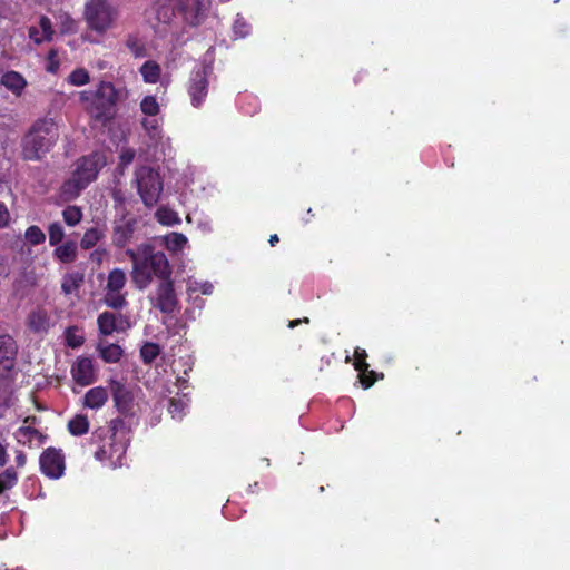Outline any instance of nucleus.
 <instances>
[{
	"mask_svg": "<svg viewBox=\"0 0 570 570\" xmlns=\"http://www.w3.org/2000/svg\"><path fill=\"white\" fill-rule=\"evenodd\" d=\"M126 255L132 263V283L140 291L147 288L154 277L163 279L170 277L173 274L166 254L155 250L150 245H142L138 250L127 249Z\"/></svg>",
	"mask_w": 570,
	"mask_h": 570,
	"instance_id": "1",
	"label": "nucleus"
},
{
	"mask_svg": "<svg viewBox=\"0 0 570 570\" xmlns=\"http://www.w3.org/2000/svg\"><path fill=\"white\" fill-rule=\"evenodd\" d=\"M59 136V128L53 119H37L21 138V158L26 161L41 160L56 146Z\"/></svg>",
	"mask_w": 570,
	"mask_h": 570,
	"instance_id": "2",
	"label": "nucleus"
},
{
	"mask_svg": "<svg viewBox=\"0 0 570 570\" xmlns=\"http://www.w3.org/2000/svg\"><path fill=\"white\" fill-rule=\"evenodd\" d=\"M119 96V90L112 82L101 81L95 91H82L80 100L86 104V110L91 118L106 124L117 114Z\"/></svg>",
	"mask_w": 570,
	"mask_h": 570,
	"instance_id": "3",
	"label": "nucleus"
},
{
	"mask_svg": "<svg viewBox=\"0 0 570 570\" xmlns=\"http://www.w3.org/2000/svg\"><path fill=\"white\" fill-rule=\"evenodd\" d=\"M166 4L158 9V19L169 22L175 13H179L184 22L190 27L200 26L210 7V0H165Z\"/></svg>",
	"mask_w": 570,
	"mask_h": 570,
	"instance_id": "4",
	"label": "nucleus"
},
{
	"mask_svg": "<svg viewBox=\"0 0 570 570\" xmlns=\"http://www.w3.org/2000/svg\"><path fill=\"white\" fill-rule=\"evenodd\" d=\"M116 11L108 0H90L85 7V19L89 29L104 33L112 24Z\"/></svg>",
	"mask_w": 570,
	"mask_h": 570,
	"instance_id": "5",
	"label": "nucleus"
},
{
	"mask_svg": "<svg viewBox=\"0 0 570 570\" xmlns=\"http://www.w3.org/2000/svg\"><path fill=\"white\" fill-rule=\"evenodd\" d=\"M138 194L147 207L155 206L163 191V181L159 174L148 167L140 168L137 174Z\"/></svg>",
	"mask_w": 570,
	"mask_h": 570,
	"instance_id": "6",
	"label": "nucleus"
},
{
	"mask_svg": "<svg viewBox=\"0 0 570 570\" xmlns=\"http://www.w3.org/2000/svg\"><path fill=\"white\" fill-rule=\"evenodd\" d=\"M154 308L166 315H173L179 309V301L175 291V284L171 276L159 279L155 293L149 297Z\"/></svg>",
	"mask_w": 570,
	"mask_h": 570,
	"instance_id": "7",
	"label": "nucleus"
},
{
	"mask_svg": "<svg viewBox=\"0 0 570 570\" xmlns=\"http://www.w3.org/2000/svg\"><path fill=\"white\" fill-rule=\"evenodd\" d=\"M127 446V441L118 435L114 425L110 434L102 440L101 445L96 450L95 458L99 461L120 463L126 455Z\"/></svg>",
	"mask_w": 570,
	"mask_h": 570,
	"instance_id": "8",
	"label": "nucleus"
},
{
	"mask_svg": "<svg viewBox=\"0 0 570 570\" xmlns=\"http://www.w3.org/2000/svg\"><path fill=\"white\" fill-rule=\"evenodd\" d=\"M107 165L104 153L92 151L78 159L73 175L80 178L82 184L89 185L97 179L99 171Z\"/></svg>",
	"mask_w": 570,
	"mask_h": 570,
	"instance_id": "9",
	"label": "nucleus"
},
{
	"mask_svg": "<svg viewBox=\"0 0 570 570\" xmlns=\"http://www.w3.org/2000/svg\"><path fill=\"white\" fill-rule=\"evenodd\" d=\"M208 72L205 68H199L197 70H193L188 86L187 91L191 100V105L195 108H199L208 94Z\"/></svg>",
	"mask_w": 570,
	"mask_h": 570,
	"instance_id": "10",
	"label": "nucleus"
},
{
	"mask_svg": "<svg viewBox=\"0 0 570 570\" xmlns=\"http://www.w3.org/2000/svg\"><path fill=\"white\" fill-rule=\"evenodd\" d=\"M97 325L98 331L102 336H109L115 332H125L131 326L127 315L108 311L98 315Z\"/></svg>",
	"mask_w": 570,
	"mask_h": 570,
	"instance_id": "11",
	"label": "nucleus"
},
{
	"mask_svg": "<svg viewBox=\"0 0 570 570\" xmlns=\"http://www.w3.org/2000/svg\"><path fill=\"white\" fill-rule=\"evenodd\" d=\"M109 386L118 412L126 416L134 415L135 397L131 390L117 380H110Z\"/></svg>",
	"mask_w": 570,
	"mask_h": 570,
	"instance_id": "12",
	"label": "nucleus"
},
{
	"mask_svg": "<svg viewBox=\"0 0 570 570\" xmlns=\"http://www.w3.org/2000/svg\"><path fill=\"white\" fill-rule=\"evenodd\" d=\"M138 220L135 217L124 216L116 220L112 227L111 242L118 248L126 247L134 238Z\"/></svg>",
	"mask_w": 570,
	"mask_h": 570,
	"instance_id": "13",
	"label": "nucleus"
},
{
	"mask_svg": "<svg viewBox=\"0 0 570 570\" xmlns=\"http://www.w3.org/2000/svg\"><path fill=\"white\" fill-rule=\"evenodd\" d=\"M71 375L80 386L92 384L97 380L92 360L85 356L78 357L71 367Z\"/></svg>",
	"mask_w": 570,
	"mask_h": 570,
	"instance_id": "14",
	"label": "nucleus"
},
{
	"mask_svg": "<svg viewBox=\"0 0 570 570\" xmlns=\"http://www.w3.org/2000/svg\"><path fill=\"white\" fill-rule=\"evenodd\" d=\"M18 354V345L14 338L9 334L0 335V364L3 368L11 371Z\"/></svg>",
	"mask_w": 570,
	"mask_h": 570,
	"instance_id": "15",
	"label": "nucleus"
},
{
	"mask_svg": "<svg viewBox=\"0 0 570 570\" xmlns=\"http://www.w3.org/2000/svg\"><path fill=\"white\" fill-rule=\"evenodd\" d=\"M26 324L30 332L46 334L50 328V317L46 309L37 308L28 314Z\"/></svg>",
	"mask_w": 570,
	"mask_h": 570,
	"instance_id": "16",
	"label": "nucleus"
},
{
	"mask_svg": "<svg viewBox=\"0 0 570 570\" xmlns=\"http://www.w3.org/2000/svg\"><path fill=\"white\" fill-rule=\"evenodd\" d=\"M0 85L6 87L14 96L20 97L27 87V80L20 72L10 70L1 76Z\"/></svg>",
	"mask_w": 570,
	"mask_h": 570,
	"instance_id": "17",
	"label": "nucleus"
},
{
	"mask_svg": "<svg viewBox=\"0 0 570 570\" xmlns=\"http://www.w3.org/2000/svg\"><path fill=\"white\" fill-rule=\"evenodd\" d=\"M107 400V389L102 386H96L86 392L83 396V406L91 410H98L106 404Z\"/></svg>",
	"mask_w": 570,
	"mask_h": 570,
	"instance_id": "18",
	"label": "nucleus"
},
{
	"mask_svg": "<svg viewBox=\"0 0 570 570\" xmlns=\"http://www.w3.org/2000/svg\"><path fill=\"white\" fill-rule=\"evenodd\" d=\"M77 244L68 240L61 245H57L53 250V257L63 264L72 263L77 259Z\"/></svg>",
	"mask_w": 570,
	"mask_h": 570,
	"instance_id": "19",
	"label": "nucleus"
},
{
	"mask_svg": "<svg viewBox=\"0 0 570 570\" xmlns=\"http://www.w3.org/2000/svg\"><path fill=\"white\" fill-rule=\"evenodd\" d=\"M97 350L99 352V356L106 363H117L122 357L124 351L120 345L115 343H98Z\"/></svg>",
	"mask_w": 570,
	"mask_h": 570,
	"instance_id": "20",
	"label": "nucleus"
},
{
	"mask_svg": "<svg viewBox=\"0 0 570 570\" xmlns=\"http://www.w3.org/2000/svg\"><path fill=\"white\" fill-rule=\"evenodd\" d=\"M88 186L82 184L80 178L72 174L71 178L66 180L61 186V194L67 200L77 198L80 193Z\"/></svg>",
	"mask_w": 570,
	"mask_h": 570,
	"instance_id": "21",
	"label": "nucleus"
},
{
	"mask_svg": "<svg viewBox=\"0 0 570 570\" xmlns=\"http://www.w3.org/2000/svg\"><path fill=\"white\" fill-rule=\"evenodd\" d=\"M127 293L126 292H112L110 289H105V295L102 298L104 304L112 309L120 311L128 305L127 302Z\"/></svg>",
	"mask_w": 570,
	"mask_h": 570,
	"instance_id": "22",
	"label": "nucleus"
},
{
	"mask_svg": "<svg viewBox=\"0 0 570 570\" xmlns=\"http://www.w3.org/2000/svg\"><path fill=\"white\" fill-rule=\"evenodd\" d=\"M16 438L18 442L22 444L31 443L32 441H37L38 444H41L46 439L39 430L30 425L19 428L16 432Z\"/></svg>",
	"mask_w": 570,
	"mask_h": 570,
	"instance_id": "23",
	"label": "nucleus"
},
{
	"mask_svg": "<svg viewBox=\"0 0 570 570\" xmlns=\"http://www.w3.org/2000/svg\"><path fill=\"white\" fill-rule=\"evenodd\" d=\"M127 282L126 274L120 268H114L109 272L107 276V284L105 289H110L112 292H121L125 288Z\"/></svg>",
	"mask_w": 570,
	"mask_h": 570,
	"instance_id": "24",
	"label": "nucleus"
},
{
	"mask_svg": "<svg viewBox=\"0 0 570 570\" xmlns=\"http://www.w3.org/2000/svg\"><path fill=\"white\" fill-rule=\"evenodd\" d=\"M142 79L147 83H156L160 79V66L154 60H147L140 67Z\"/></svg>",
	"mask_w": 570,
	"mask_h": 570,
	"instance_id": "25",
	"label": "nucleus"
},
{
	"mask_svg": "<svg viewBox=\"0 0 570 570\" xmlns=\"http://www.w3.org/2000/svg\"><path fill=\"white\" fill-rule=\"evenodd\" d=\"M68 431L70 432V434L76 435V436L86 434L89 431L88 417L83 414H78V415L73 416L68 422Z\"/></svg>",
	"mask_w": 570,
	"mask_h": 570,
	"instance_id": "26",
	"label": "nucleus"
},
{
	"mask_svg": "<svg viewBox=\"0 0 570 570\" xmlns=\"http://www.w3.org/2000/svg\"><path fill=\"white\" fill-rule=\"evenodd\" d=\"M156 218L157 220L165 226H173L180 223V218L178 214L166 206H161L156 212Z\"/></svg>",
	"mask_w": 570,
	"mask_h": 570,
	"instance_id": "27",
	"label": "nucleus"
},
{
	"mask_svg": "<svg viewBox=\"0 0 570 570\" xmlns=\"http://www.w3.org/2000/svg\"><path fill=\"white\" fill-rule=\"evenodd\" d=\"M104 237V232L97 227L87 229L80 240L82 249H90L97 245V243Z\"/></svg>",
	"mask_w": 570,
	"mask_h": 570,
	"instance_id": "28",
	"label": "nucleus"
},
{
	"mask_svg": "<svg viewBox=\"0 0 570 570\" xmlns=\"http://www.w3.org/2000/svg\"><path fill=\"white\" fill-rule=\"evenodd\" d=\"M160 354V346L157 343L146 342L140 347V357L144 364L150 365Z\"/></svg>",
	"mask_w": 570,
	"mask_h": 570,
	"instance_id": "29",
	"label": "nucleus"
},
{
	"mask_svg": "<svg viewBox=\"0 0 570 570\" xmlns=\"http://www.w3.org/2000/svg\"><path fill=\"white\" fill-rule=\"evenodd\" d=\"M125 45L135 58H144L147 55L145 43L135 35H128Z\"/></svg>",
	"mask_w": 570,
	"mask_h": 570,
	"instance_id": "30",
	"label": "nucleus"
},
{
	"mask_svg": "<svg viewBox=\"0 0 570 570\" xmlns=\"http://www.w3.org/2000/svg\"><path fill=\"white\" fill-rule=\"evenodd\" d=\"M164 242L168 250L177 253L181 250L187 243V237L181 233H170L165 237Z\"/></svg>",
	"mask_w": 570,
	"mask_h": 570,
	"instance_id": "31",
	"label": "nucleus"
},
{
	"mask_svg": "<svg viewBox=\"0 0 570 570\" xmlns=\"http://www.w3.org/2000/svg\"><path fill=\"white\" fill-rule=\"evenodd\" d=\"M83 282V275L80 273H71L63 277V281L61 283V289L62 292L68 295L71 294L73 291L78 289Z\"/></svg>",
	"mask_w": 570,
	"mask_h": 570,
	"instance_id": "32",
	"label": "nucleus"
},
{
	"mask_svg": "<svg viewBox=\"0 0 570 570\" xmlns=\"http://www.w3.org/2000/svg\"><path fill=\"white\" fill-rule=\"evenodd\" d=\"M26 242L31 246H38L45 243L46 234L37 225L29 226L24 232Z\"/></svg>",
	"mask_w": 570,
	"mask_h": 570,
	"instance_id": "33",
	"label": "nucleus"
},
{
	"mask_svg": "<svg viewBox=\"0 0 570 570\" xmlns=\"http://www.w3.org/2000/svg\"><path fill=\"white\" fill-rule=\"evenodd\" d=\"M65 341L67 346L77 348L83 345L85 337L79 334V328L77 326H69L65 331Z\"/></svg>",
	"mask_w": 570,
	"mask_h": 570,
	"instance_id": "34",
	"label": "nucleus"
},
{
	"mask_svg": "<svg viewBox=\"0 0 570 570\" xmlns=\"http://www.w3.org/2000/svg\"><path fill=\"white\" fill-rule=\"evenodd\" d=\"M62 217H63V222L68 226L73 227L81 222L82 212H81L80 207L69 205L62 210Z\"/></svg>",
	"mask_w": 570,
	"mask_h": 570,
	"instance_id": "35",
	"label": "nucleus"
},
{
	"mask_svg": "<svg viewBox=\"0 0 570 570\" xmlns=\"http://www.w3.org/2000/svg\"><path fill=\"white\" fill-rule=\"evenodd\" d=\"M368 367L370 365L367 364L365 371H357L360 382L364 389H370L371 386L374 385L376 381L382 380L384 377L383 373L379 374L377 372L370 370Z\"/></svg>",
	"mask_w": 570,
	"mask_h": 570,
	"instance_id": "36",
	"label": "nucleus"
},
{
	"mask_svg": "<svg viewBox=\"0 0 570 570\" xmlns=\"http://www.w3.org/2000/svg\"><path fill=\"white\" fill-rule=\"evenodd\" d=\"M187 401L183 399L171 397L168 401V412L175 420H180L185 415Z\"/></svg>",
	"mask_w": 570,
	"mask_h": 570,
	"instance_id": "37",
	"label": "nucleus"
},
{
	"mask_svg": "<svg viewBox=\"0 0 570 570\" xmlns=\"http://www.w3.org/2000/svg\"><path fill=\"white\" fill-rule=\"evenodd\" d=\"M39 463H65V454L60 449L48 448L41 453Z\"/></svg>",
	"mask_w": 570,
	"mask_h": 570,
	"instance_id": "38",
	"label": "nucleus"
},
{
	"mask_svg": "<svg viewBox=\"0 0 570 570\" xmlns=\"http://www.w3.org/2000/svg\"><path fill=\"white\" fill-rule=\"evenodd\" d=\"M48 236L50 246L59 245L65 238V230L62 225L59 222L49 224Z\"/></svg>",
	"mask_w": 570,
	"mask_h": 570,
	"instance_id": "39",
	"label": "nucleus"
},
{
	"mask_svg": "<svg viewBox=\"0 0 570 570\" xmlns=\"http://www.w3.org/2000/svg\"><path fill=\"white\" fill-rule=\"evenodd\" d=\"M141 111L147 116H156L160 111L159 104L155 96H146L140 102Z\"/></svg>",
	"mask_w": 570,
	"mask_h": 570,
	"instance_id": "40",
	"label": "nucleus"
},
{
	"mask_svg": "<svg viewBox=\"0 0 570 570\" xmlns=\"http://www.w3.org/2000/svg\"><path fill=\"white\" fill-rule=\"evenodd\" d=\"M17 472L14 468H9L0 475V493L4 490L12 488L17 482Z\"/></svg>",
	"mask_w": 570,
	"mask_h": 570,
	"instance_id": "41",
	"label": "nucleus"
},
{
	"mask_svg": "<svg viewBox=\"0 0 570 570\" xmlns=\"http://www.w3.org/2000/svg\"><path fill=\"white\" fill-rule=\"evenodd\" d=\"M90 80L89 72L85 68L75 69L68 77L69 83L73 86H83Z\"/></svg>",
	"mask_w": 570,
	"mask_h": 570,
	"instance_id": "42",
	"label": "nucleus"
},
{
	"mask_svg": "<svg viewBox=\"0 0 570 570\" xmlns=\"http://www.w3.org/2000/svg\"><path fill=\"white\" fill-rule=\"evenodd\" d=\"M40 471L49 479L57 480L65 473V465H39Z\"/></svg>",
	"mask_w": 570,
	"mask_h": 570,
	"instance_id": "43",
	"label": "nucleus"
},
{
	"mask_svg": "<svg viewBox=\"0 0 570 570\" xmlns=\"http://www.w3.org/2000/svg\"><path fill=\"white\" fill-rule=\"evenodd\" d=\"M354 358H355V362H354V367L356 371H365L366 370V365H367V362H366V358H367V353L364 348H361V347H356L355 351H354Z\"/></svg>",
	"mask_w": 570,
	"mask_h": 570,
	"instance_id": "44",
	"label": "nucleus"
},
{
	"mask_svg": "<svg viewBox=\"0 0 570 570\" xmlns=\"http://www.w3.org/2000/svg\"><path fill=\"white\" fill-rule=\"evenodd\" d=\"M39 26L41 28L42 36L45 37V39L47 41L51 40L52 35H53L51 20L48 17L42 16L40 18Z\"/></svg>",
	"mask_w": 570,
	"mask_h": 570,
	"instance_id": "45",
	"label": "nucleus"
},
{
	"mask_svg": "<svg viewBox=\"0 0 570 570\" xmlns=\"http://www.w3.org/2000/svg\"><path fill=\"white\" fill-rule=\"evenodd\" d=\"M136 151L131 148L122 149L119 155V165L122 167H127L135 159Z\"/></svg>",
	"mask_w": 570,
	"mask_h": 570,
	"instance_id": "46",
	"label": "nucleus"
},
{
	"mask_svg": "<svg viewBox=\"0 0 570 570\" xmlns=\"http://www.w3.org/2000/svg\"><path fill=\"white\" fill-rule=\"evenodd\" d=\"M10 222V213L7 206L0 202V228L8 226Z\"/></svg>",
	"mask_w": 570,
	"mask_h": 570,
	"instance_id": "47",
	"label": "nucleus"
},
{
	"mask_svg": "<svg viewBox=\"0 0 570 570\" xmlns=\"http://www.w3.org/2000/svg\"><path fill=\"white\" fill-rule=\"evenodd\" d=\"M29 37L32 39L37 45L42 43L43 41H47L45 37L41 35L37 27H30L29 28Z\"/></svg>",
	"mask_w": 570,
	"mask_h": 570,
	"instance_id": "48",
	"label": "nucleus"
},
{
	"mask_svg": "<svg viewBox=\"0 0 570 570\" xmlns=\"http://www.w3.org/2000/svg\"><path fill=\"white\" fill-rule=\"evenodd\" d=\"M249 26L246 22H240L239 20H236L234 24L235 33L240 35L242 37L246 36L248 33Z\"/></svg>",
	"mask_w": 570,
	"mask_h": 570,
	"instance_id": "49",
	"label": "nucleus"
},
{
	"mask_svg": "<svg viewBox=\"0 0 570 570\" xmlns=\"http://www.w3.org/2000/svg\"><path fill=\"white\" fill-rule=\"evenodd\" d=\"M106 255L107 252L105 249L97 248L90 254V259L97 264H100Z\"/></svg>",
	"mask_w": 570,
	"mask_h": 570,
	"instance_id": "50",
	"label": "nucleus"
},
{
	"mask_svg": "<svg viewBox=\"0 0 570 570\" xmlns=\"http://www.w3.org/2000/svg\"><path fill=\"white\" fill-rule=\"evenodd\" d=\"M302 323H306L308 324L309 323V320L307 317H304V318H296V320H292L288 322V327L289 328H294L296 327L297 325L302 324Z\"/></svg>",
	"mask_w": 570,
	"mask_h": 570,
	"instance_id": "51",
	"label": "nucleus"
},
{
	"mask_svg": "<svg viewBox=\"0 0 570 570\" xmlns=\"http://www.w3.org/2000/svg\"><path fill=\"white\" fill-rule=\"evenodd\" d=\"M7 458V448L2 443H0V463H6Z\"/></svg>",
	"mask_w": 570,
	"mask_h": 570,
	"instance_id": "52",
	"label": "nucleus"
},
{
	"mask_svg": "<svg viewBox=\"0 0 570 570\" xmlns=\"http://www.w3.org/2000/svg\"><path fill=\"white\" fill-rule=\"evenodd\" d=\"M24 423L32 426L38 423V417L35 415H29L24 419Z\"/></svg>",
	"mask_w": 570,
	"mask_h": 570,
	"instance_id": "53",
	"label": "nucleus"
},
{
	"mask_svg": "<svg viewBox=\"0 0 570 570\" xmlns=\"http://www.w3.org/2000/svg\"><path fill=\"white\" fill-rule=\"evenodd\" d=\"M279 242L278 235L273 234L269 236L268 243L271 246H275Z\"/></svg>",
	"mask_w": 570,
	"mask_h": 570,
	"instance_id": "54",
	"label": "nucleus"
},
{
	"mask_svg": "<svg viewBox=\"0 0 570 570\" xmlns=\"http://www.w3.org/2000/svg\"><path fill=\"white\" fill-rule=\"evenodd\" d=\"M212 291H213V285H210V284H205L202 288V293L205 295L212 294Z\"/></svg>",
	"mask_w": 570,
	"mask_h": 570,
	"instance_id": "55",
	"label": "nucleus"
},
{
	"mask_svg": "<svg viewBox=\"0 0 570 570\" xmlns=\"http://www.w3.org/2000/svg\"><path fill=\"white\" fill-rule=\"evenodd\" d=\"M26 460H27L26 455L22 452H18V454L16 456V462L17 463H24Z\"/></svg>",
	"mask_w": 570,
	"mask_h": 570,
	"instance_id": "56",
	"label": "nucleus"
},
{
	"mask_svg": "<svg viewBox=\"0 0 570 570\" xmlns=\"http://www.w3.org/2000/svg\"><path fill=\"white\" fill-rule=\"evenodd\" d=\"M114 199H115L116 202H121V200H122V198H121V197H120V195H119V191H115V193H114Z\"/></svg>",
	"mask_w": 570,
	"mask_h": 570,
	"instance_id": "57",
	"label": "nucleus"
},
{
	"mask_svg": "<svg viewBox=\"0 0 570 570\" xmlns=\"http://www.w3.org/2000/svg\"><path fill=\"white\" fill-rule=\"evenodd\" d=\"M177 382L180 384V386H184L187 383L186 380L180 379V377L177 380Z\"/></svg>",
	"mask_w": 570,
	"mask_h": 570,
	"instance_id": "58",
	"label": "nucleus"
},
{
	"mask_svg": "<svg viewBox=\"0 0 570 570\" xmlns=\"http://www.w3.org/2000/svg\"><path fill=\"white\" fill-rule=\"evenodd\" d=\"M2 189H3V180L0 179V193L2 191Z\"/></svg>",
	"mask_w": 570,
	"mask_h": 570,
	"instance_id": "59",
	"label": "nucleus"
},
{
	"mask_svg": "<svg viewBox=\"0 0 570 570\" xmlns=\"http://www.w3.org/2000/svg\"><path fill=\"white\" fill-rule=\"evenodd\" d=\"M7 570H20V569H7Z\"/></svg>",
	"mask_w": 570,
	"mask_h": 570,
	"instance_id": "60",
	"label": "nucleus"
}]
</instances>
